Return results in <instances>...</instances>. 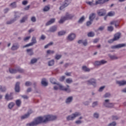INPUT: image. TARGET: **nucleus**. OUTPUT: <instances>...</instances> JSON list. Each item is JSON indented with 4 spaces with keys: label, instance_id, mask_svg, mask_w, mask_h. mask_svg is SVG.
<instances>
[{
    "label": "nucleus",
    "instance_id": "473e14b6",
    "mask_svg": "<svg viewBox=\"0 0 126 126\" xmlns=\"http://www.w3.org/2000/svg\"><path fill=\"white\" fill-rule=\"evenodd\" d=\"M37 62H38V59H37L36 58H33L31 60V64H34V63H36Z\"/></svg>",
    "mask_w": 126,
    "mask_h": 126
},
{
    "label": "nucleus",
    "instance_id": "5fc2aeb1",
    "mask_svg": "<svg viewBox=\"0 0 126 126\" xmlns=\"http://www.w3.org/2000/svg\"><path fill=\"white\" fill-rule=\"evenodd\" d=\"M104 98H109L111 97V94L107 93L104 94Z\"/></svg>",
    "mask_w": 126,
    "mask_h": 126
},
{
    "label": "nucleus",
    "instance_id": "69168bd1",
    "mask_svg": "<svg viewBox=\"0 0 126 126\" xmlns=\"http://www.w3.org/2000/svg\"><path fill=\"white\" fill-rule=\"evenodd\" d=\"M99 40H100V38H95L93 41V43H94V44H96V43H98V42H99Z\"/></svg>",
    "mask_w": 126,
    "mask_h": 126
},
{
    "label": "nucleus",
    "instance_id": "f03ea898",
    "mask_svg": "<svg viewBox=\"0 0 126 126\" xmlns=\"http://www.w3.org/2000/svg\"><path fill=\"white\" fill-rule=\"evenodd\" d=\"M73 17H74V15L70 14L67 12L64 16L61 17V20L59 21V23L62 24L66 20H70V19H72Z\"/></svg>",
    "mask_w": 126,
    "mask_h": 126
},
{
    "label": "nucleus",
    "instance_id": "c756f323",
    "mask_svg": "<svg viewBox=\"0 0 126 126\" xmlns=\"http://www.w3.org/2000/svg\"><path fill=\"white\" fill-rule=\"evenodd\" d=\"M108 57L111 59V60H118L119 59L117 56L115 55H112L111 54L108 55Z\"/></svg>",
    "mask_w": 126,
    "mask_h": 126
},
{
    "label": "nucleus",
    "instance_id": "37998d69",
    "mask_svg": "<svg viewBox=\"0 0 126 126\" xmlns=\"http://www.w3.org/2000/svg\"><path fill=\"white\" fill-rule=\"evenodd\" d=\"M87 3L88 4H89V5H91V6H94V5H96L95 3H94V0H93L92 1H89V2H87Z\"/></svg>",
    "mask_w": 126,
    "mask_h": 126
},
{
    "label": "nucleus",
    "instance_id": "c85d7f7f",
    "mask_svg": "<svg viewBox=\"0 0 126 126\" xmlns=\"http://www.w3.org/2000/svg\"><path fill=\"white\" fill-rule=\"evenodd\" d=\"M55 64V60L54 59L48 62L49 66H53Z\"/></svg>",
    "mask_w": 126,
    "mask_h": 126
},
{
    "label": "nucleus",
    "instance_id": "20e7f679",
    "mask_svg": "<svg viewBox=\"0 0 126 126\" xmlns=\"http://www.w3.org/2000/svg\"><path fill=\"white\" fill-rule=\"evenodd\" d=\"M9 71L10 73L14 74L17 73V72H20V73H23L24 72V69L20 68V67H17L15 68H9Z\"/></svg>",
    "mask_w": 126,
    "mask_h": 126
},
{
    "label": "nucleus",
    "instance_id": "72a5a7b5",
    "mask_svg": "<svg viewBox=\"0 0 126 126\" xmlns=\"http://www.w3.org/2000/svg\"><path fill=\"white\" fill-rule=\"evenodd\" d=\"M16 105L17 107H20V106H21V100L17 99L16 100Z\"/></svg>",
    "mask_w": 126,
    "mask_h": 126
},
{
    "label": "nucleus",
    "instance_id": "4c0bfd02",
    "mask_svg": "<svg viewBox=\"0 0 126 126\" xmlns=\"http://www.w3.org/2000/svg\"><path fill=\"white\" fill-rule=\"evenodd\" d=\"M95 33L93 32H90L88 33V37H94Z\"/></svg>",
    "mask_w": 126,
    "mask_h": 126
},
{
    "label": "nucleus",
    "instance_id": "09e8293b",
    "mask_svg": "<svg viewBox=\"0 0 126 126\" xmlns=\"http://www.w3.org/2000/svg\"><path fill=\"white\" fill-rule=\"evenodd\" d=\"M61 58H62V55H61L56 54L55 56V60H60V59H61Z\"/></svg>",
    "mask_w": 126,
    "mask_h": 126
},
{
    "label": "nucleus",
    "instance_id": "4be33fe9",
    "mask_svg": "<svg viewBox=\"0 0 126 126\" xmlns=\"http://www.w3.org/2000/svg\"><path fill=\"white\" fill-rule=\"evenodd\" d=\"M120 38H121V33L118 32L114 35V37L113 38H114L115 41H117Z\"/></svg>",
    "mask_w": 126,
    "mask_h": 126
},
{
    "label": "nucleus",
    "instance_id": "7ed1b4c3",
    "mask_svg": "<svg viewBox=\"0 0 126 126\" xmlns=\"http://www.w3.org/2000/svg\"><path fill=\"white\" fill-rule=\"evenodd\" d=\"M80 116H81V113L80 112H76L66 117V120L67 121H73L75 118H77V117H80Z\"/></svg>",
    "mask_w": 126,
    "mask_h": 126
},
{
    "label": "nucleus",
    "instance_id": "9d476101",
    "mask_svg": "<svg viewBox=\"0 0 126 126\" xmlns=\"http://www.w3.org/2000/svg\"><path fill=\"white\" fill-rule=\"evenodd\" d=\"M107 11L105 9H101L97 11V14L99 16H105Z\"/></svg>",
    "mask_w": 126,
    "mask_h": 126
},
{
    "label": "nucleus",
    "instance_id": "58836bf2",
    "mask_svg": "<svg viewBox=\"0 0 126 126\" xmlns=\"http://www.w3.org/2000/svg\"><path fill=\"white\" fill-rule=\"evenodd\" d=\"M85 20V17L83 16L78 21V23H82Z\"/></svg>",
    "mask_w": 126,
    "mask_h": 126
},
{
    "label": "nucleus",
    "instance_id": "8fccbe9b",
    "mask_svg": "<svg viewBox=\"0 0 126 126\" xmlns=\"http://www.w3.org/2000/svg\"><path fill=\"white\" fill-rule=\"evenodd\" d=\"M50 6H45L43 9V11H48L50 10Z\"/></svg>",
    "mask_w": 126,
    "mask_h": 126
},
{
    "label": "nucleus",
    "instance_id": "bb28decb",
    "mask_svg": "<svg viewBox=\"0 0 126 126\" xmlns=\"http://www.w3.org/2000/svg\"><path fill=\"white\" fill-rule=\"evenodd\" d=\"M28 17L27 16H25L23 17L20 20V23H24L26 20H27Z\"/></svg>",
    "mask_w": 126,
    "mask_h": 126
},
{
    "label": "nucleus",
    "instance_id": "603ef678",
    "mask_svg": "<svg viewBox=\"0 0 126 126\" xmlns=\"http://www.w3.org/2000/svg\"><path fill=\"white\" fill-rule=\"evenodd\" d=\"M94 118L95 119H99V114L97 112H95L94 114Z\"/></svg>",
    "mask_w": 126,
    "mask_h": 126
},
{
    "label": "nucleus",
    "instance_id": "2eb2a0df",
    "mask_svg": "<svg viewBox=\"0 0 126 126\" xmlns=\"http://www.w3.org/2000/svg\"><path fill=\"white\" fill-rule=\"evenodd\" d=\"M19 44L18 43H16L13 44V45L11 48L12 51H16V50H18L19 49Z\"/></svg>",
    "mask_w": 126,
    "mask_h": 126
},
{
    "label": "nucleus",
    "instance_id": "4d7b16f0",
    "mask_svg": "<svg viewBox=\"0 0 126 126\" xmlns=\"http://www.w3.org/2000/svg\"><path fill=\"white\" fill-rule=\"evenodd\" d=\"M105 29V27L101 26L97 30V31H103Z\"/></svg>",
    "mask_w": 126,
    "mask_h": 126
},
{
    "label": "nucleus",
    "instance_id": "49530a36",
    "mask_svg": "<svg viewBox=\"0 0 126 126\" xmlns=\"http://www.w3.org/2000/svg\"><path fill=\"white\" fill-rule=\"evenodd\" d=\"M66 83H68V84H70V83H72L73 82L72 79H71V78L66 79Z\"/></svg>",
    "mask_w": 126,
    "mask_h": 126
},
{
    "label": "nucleus",
    "instance_id": "79ce46f5",
    "mask_svg": "<svg viewBox=\"0 0 126 126\" xmlns=\"http://www.w3.org/2000/svg\"><path fill=\"white\" fill-rule=\"evenodd\" d=\"M14 13H15V15H14V19H16V20H17V18H19V17H20V16L18 14V12H15Z\"/></svg>",
    "mask_w": 126,
    "mask_h": 126
},
{
    "label": "nucleus",
    "instance_id": "a18cd8bd",
    "mask_svg": "<svg viewBox=\"0 0 126 126\" xmlns=\"http://www.w3.org/2000/svg\"><path fill=\"white\" fill-rule=\"evenodd\" d=\"M10 6L12 7V8H15V7H16V6H17L16 2H13L11 3L10 4Z\"/></svg>",
    "mask_w": 126,
    "mask_h": 126
},
{
    "label": "nucleus",
    "instance_id": "f257e3e1",
    "mask_svg": "<svg viewBox=\"0 0 126 126\" xmlns=\"http://www.w3.org/2000/svg\"><path fill=\"white\" fill-rule=\"evenodd\" d=\"M45 116L38 117L35 120V121L31 123L27 124V126H38V125H39V124H45L46 123V122H45Z\"/></svg>",
    "mask_w": 126,
    "mask_h": 126
},
{
    "label": "nucleus",
    "instance_id": "2f4dec72",
    "mask_svg": "<svg viewBox=\"0 0 126 126\" xmlns=\"http://www.w3.org/2000/svg\"><path fill=\"white\" fill-rule=\"evenodd\" d=\"M28 118H29V114L27 113L21 117V120H25V119H28Z\"/></svg>",
    "mask_w": 126,
    "mask_h": 126
},
{
    "label": "nucleus",
    "instance_id": "680f3d73",
    "mask_svg": "<svg viewBox=\"0 0 126 126\" xmlns=\"http://www.w3.org/2000/svg\"><path fill=\"white\" fill-rule=\"evenodd\" d=\"M83 45H84L85 46H87L88 45V42H87V39H85L84 41H83Z\"/></svg>",
    "mask_w": 126,
    "mask_h": 126
},
{
    "label": "nucleus",
    "instance_id": "de8ad7c7",
    "mask_svg": "<svg viewBox=\"0 0 126 126\" xmlns=\"http://www.w3.org/2000/svg\"><path fill=\"white\" fill-rule=\"evenodd\" d=\"M6 90V89L5 88V87H2L0 85V91L1 92H5V91Z\"/></svg>",
    "mask_w": 126,
    "mask_h": 126
},
{
    "label": "nucleus",
    "instance_id": "5701e85b",
    "mask_svg": "<svg viewBox=\"0 0 126 126\" xmlns=\"http://www.w3.org/2000/svg\"><path fill=\"white\" fill-rule=\"evenodd\" d=\"M26 51L28 55H29V56H33V55H34L33 49L32 48L27 49Z\"/></svg>",
    "mask_w": 126,
    "mask_h": 126
},
{
    "label": "nucleus",
    "instance_id": "6e6552de",
    "mask_svg": "<svg viewBox=\"0 0 126 126\" xmlns=\"http://www.w3.org/2000/svg\"><path fill=\"white\" fill-rule=\"evenodd\" d=\"M57 85H58V86H59L60 90H62L63 91H65V92H67L68 93H69V92H70V89L65 88L62 85L59 83L57 84Z\"/></svg>",
    "mask_w": 126,
    "mask_h": 126
},
{
    "label": "nucleus",
    "instance_id": "052dcab7",
    "mask_svg": "<svg viewBox=\"0 0 126 126\" xmlns=\"http://www.w3.org/2000/svg\"><path fill=\"white\" fill-rule=\"evenodd\" d=\"M92 22H93V21H91V20H90L87 22V26H90V25L92 24Z\"/></svg>",
    "mask_w": 126,
    "mask_h": 126
},
{
    "label": "nucleus",
    "instance_id": "0e129e2a",
    "mask_svg": "<svg viewBox=\"0 0 126 126\" xmlns=\"http://www.w3.org/2000/svg\"><path fill=\"white\" fill-rule=\"evenodd\" d=\"M75 124L76 125H80L82 124V121L81 120H77L75 121Z\"/></svg>",
    "mask_w": 126,
    "mask_h": 126
},
{
    "label": "nucleus",
    "instance_id": "9b49d317",
    "mask_svg": "<svg viewBox=\"0 0 126 126\" xmlns=\"http://www.w3.org/2000/svg\"><path fill=\"white\" fill-rule=\"evenodd\" d=\"M69 4V1L68 0H65L63 4L60 7L59 9L60 10H63V9L65 8Z\"/></svg>",
    "mask_w": 126,
    "mask_h": 126
},
{
    "label": "nucleus",
    "instance_id": "423d86ee",
    "mask_svg": "<svg viewBox=\"0 0 126 126\" xmlns=\"http://www.w3.org/2000/svg\"><path fill=\"white\" fill-rule=\"evenodd\" d=\"M45 120H44V122H46V123H48V122H51V121H55L57 119H58V117L57 116H54V115H46L45 116Z\"/></svg>",
    "mask_w": 126,
    "mask_h": 126
},
{
    "label": "nucleus",
    "instance_id": "f3484780",
    "mask_svg": "<svg viewBox=\"0 0 126 126\" xmlns=\"http://www.w3.org/2000/svg\"><path fill=\"white\" fill-rule=\"evenodd\" d=\"M5 99L7 101H9V100H12V99H13V96H12L11 94H6L5 95Z\"/></svg>",
    "mask_w": 126,
    "mask_h": 126
},
{
    "label": "nucleus",
    "instance_id": "393cba45",
    "mask_svg": "<svg viewBox=\"0 0 126 126\" xmlns=\"http://www.w3.org/2000/svg\"><path fill=\"white\" fill-rule=\"evenodd\" d=\"M95 17H96V15L95 13H93L90 15L89 20H91V21H93V20H94L95 19Z\"/></svg>",
    "mask_w": 126,
    "mask_h": 126
},
{
    "label": "nucleus",
    "instance_id": "774afa93",
    "mask_svg": "<svg viewBox=\"0 0 126 126\" xmlns=\"http://www.w3.org/2000/svg\"><path fill=\"white\" fill-rule=\"evenodd\" d=\"M31 21H32V22H36V17H32Z\"/></svg>",
    "mask_w": 126,
    "mask_h": 126
},
{
    "label": "nucleus",
    "instance_id": "6ab92c4d",
    "mask_svg": "<svg viewBox=\"0 0 126 126\" xmlns=\"http://www.w3.org/2000/svg\"><path fill=\"white\" fill-rule=\"evenodd\" d=\"M57 26H54L50 28L49 30L48 31V32H56V31H57Z\"/></svg>",
    "mask_w": 126,
    "mask_h": 126
},
{
    "label": "nucleus",
    "instance_id": "e2e57ef3",
    "mask_svg": "<svg viewBox=\"0 0 126 126\" xmlns=\"http://www.w3.org/2000/svg\"><path fill=\"white\" fill-rule=\"evenodd\" d=\"M115 41H116V40L113 38V39L108 40V43H109V44H112V43H113L114 42H115Z\"/></svg>",
    "mask_w": 126,
    "mask_h": 126
},
{
    "label": "nucleus",
    "instance_id": "f704fd0d",
    "mask_svg": "<svg viewBox=\"0 0 126 126\" xmlns=\"http://www.w3.org/2000/svg\"><path fill=\"white\" fill-rule=\"evenodd\" d=\"M115 14H116V13L115 12V11H110L108 13L107 15L108 16H114Z\"/></svg>",
    "mask_w": 126,
    "mask_h": 126
},
{
    "label": "nucleus",
    "instance_id": "a878e982",
    "mask_svg": "<svg viewBox=\"0 0 126 126\" xmlns=\"http://www.w3.org/2000/svg\"><path fill=\"white\" fill-rule=\"evenodd\" d=\"M15 21H16V19H13L12 20H10V21H8L6 22V24L7 25H9L10 24H12V23H14V22H15Z\"/></svg>",
    "mask_w": 126,
    "mask_h": 126
},
{
    "label": "nucleus",
    "instance_id": "4468645a",
    "mask_svg": "<svg viewBox=\"0 0 126 126\" xmlns=\"http://www.w3.org/2000/svg\"><path fill=\"white\" fill-rule=\"evenodd\" d=\"M88 85H93L94 87H96V80L94 79H91L87 81Z\"/></svg>",
    "mask_w": 126,
    "mask_h": 126
},
{
    "label": "nucleus",
    "instance_id": "a19ab883",
    "mask_svg": "<svg viewBox=\"0 0 126 126\" xmlns=\"http://www.w3.org/2000/svg\"><path fill=\"white\" fill-rule=\"evenodd\" d=\"M14 102H10V103H9L8 107L9 108V109H12V108H13V107L14 106Z\"/></svg>",
    "mask_w": 126,
    "mask_h": 126
},
{
    "label": "nucleus",
    "instance_id": "bf43d9fd",
    "mask_svg": "<svg viewBox=\"0 0 126 126\" xmlns=\"http://www.w3.org/2000/svg\"><path fill=\"white\" fill-rule=\"evenodd\" d=\"M107 30L108 31H110L111 32H112V31L114 30V28L112 26L108 27Z\"/></svg>",
    "mask_w": 126,
    "mask_h": 126
},
{
    "label": "nucleus",
    "instance_id": "ddd939ff",
    "mask_svg": "<svg viewBox=\"0 0 126 126\" xmlns=\"http://www.w3.org/2000/svg\"><path fill=\"white\" fill-rule=\"evenodd\" d=\"M125 47H126V43L119 44L116 45L111 46V49H120L121 48H124Z\"/></svg>",
    "mask_w": 126,
    "mask_h": 126
},
{
    "label": "nucleus",
    "instance_id": "7c9ffc66",
    "mask_svg": "<svg viewBox=\"0 0 126 126\" xmlns=\"http://www.w3.org/2000/svg\"><path fill=\"white\" fill-rule=\"evenodd\" d=\"M104 3L103 2V0H98L95 1V5H97V4H103Z\"/></svg>",
    "mask_w": 126,
    "mask_h": 126
},
{
    "label": "nucleus",
    "instance_id": "0eeeda50",
    "mask_svg": "<svg viewBox=\"0 0 126 126\" xmlns=\"http://www.w3.org/2000/svg\"><path fill=\"white\" fill-rule=\"evenodd\" d=\"M37 43V40H36V37L33 36L32 39V42L26 44V45H24L23 46V49L24 48H27V47H30V46H33V45H35V44Z\"/></svg>",
    "mask_w": 126,
    "mask_h": 126
},
{
    "label": "nucleus",
    "instance_id": "c03bdc74",
    "mask_svg": "<svg viewBox=\"0 0 126 126\" xmlns=\"http://www.w3.org/2000/svg\"><path fill=\"white\" fill-rule=\"evenodd\" d=\"M46 53L47 55H51V54H55V51L48 50L47 51Z\"/></svg>",
    "mask_w": 126,
    "mask_h": 126
},
{
    "label": "nucleus",
    "instance_id": "6e6d98bb",
    "mask_svg": "<svg viewBox=\"0 0 126 126\" xmlns=\"http://www.w3.org/2000/svg\"><path fill=\"white\" fill-rule=\"evenodd\" d=\"M31 85H32V83H31V82L27 81L25 83V86L27 87L31 86Z\"/></svg>",
    "mask_w": 126,
    "mask_h": 126
},
{
    "label": "nucleus",
    "instance_id": "f8f14e48",
    "mask_svg": "<svg viewBox=\"0 0 126 126\" xmlns=\"http://www.w3.org/2000/svg\"><path fill=\"white\" fill-rule=\"evenodd\" d=\"M15 92L17 93L20 92V82H17L15 85Z\"/></svg>",
    "mask_w": 126,
    "mask_h": 126
},
{
    "label": "nucleus",
    "instance_id": "1a4fd4ad",
    "mask_svg": "<svg viewBox=\"0 0 126 126\" xmlns=\"http://www.w3.org/2000/svg\"><path fill=\"white\" fill-rule=\"evenodd\" d=\"M105 63H107V61L104 60H102L100 61H95L94 63V65L95 66H99L100 65L105 64Z\"/></svg>",
    "mask_w": 126,
    "mask_h": 126
},
{
    "label": "nucleus",
    "instance_id": "a211bd4d",
    "mask_svg": "<svg viewBox=\"0 0 126 126\" xmlns=\"http://www.w3.org/2000/svg\"><path fill=\"white\" fill-rule=\"evenodd\" d=\"M72 100H73V97L69 96L66 99L65 102L66 104H67V105H69V104L71 103V102H72Z\"/></svg>",
    "mask_w": 126,
    "mask_h": 126
},
{
    "label": "nucleus",
    "instance_id": "412c9836",
    "mask_svg": "<svg viewBox=\"0 0 126 126\" xmlns=\"http://www.w3.org/2000/svg\"><path fill=\"white\" fill-rule=\"evenodd\" d=\"M55 21H56L55 18H52L50 19V21L47 22L46 24V26H49V25H51V24H53V23H55Z\"/></svg>",
    "mask_w": 126,
    "mask_h": 126
},
{
    "label": "nucleus",
    "instance_id": "ea45409f",
    "mask_svg": "<svg viewBox=\"0 0 126 126\" xmlns=\"http://www.w3.org/2000/svg\"><path fill=\"white\" fill-rule=\"evenodd\" d=\"M65 34V32L64 31H62L58 32V36H63Z\"/></svg>",
    "mask_w": 126,
    "mask_h": 126
},
{
    "label": "nucleus",
    "instance_id": "338daca9",
    "mask_svg": "<svg viewBox=\"0 0 126 126\" xmlns=\"http://www.w3.org/2000/svg\"><path fill=\"white\" fill-rule=\"evenodd\" d=\"M45 39H46V36L42 34L40 36V40H45Z\"/></svg>",
    "mask_w": 126,
    "mask_h": 126
},
{
    "label": "nucleus",
    "instance_id": "cd10ccee",
    "mask_svg": "<svg viewBox=\"0 0 126 126\" xmlns=\"http://www.w3.org/2000/svg\"><path fill=\"white\" fill-rule=\"evenodd\" d=\"M82 70L85 72H89V71H90V69L88 68L86 66H83L82 67Z\"/></svg>",
    "mask_w": 126,
    "mask_h": 126
},
{
    "label": "nucleus",
    "instance_id": "3c124183",
    "mask_svg": "<svg viewBox=\"0 0 126 126\" xmlns=\"http://www.w3.org/2000/svg\"><path fill=\"white\" fill-rule=\"evenodd\" d=\"M96 106H98V101H94L92 104V107L93 108H95Z\"/></svg>",
    "mask_w": 126,
    "mask_h": 126
},
{
    "label": "nucleus",
    "instance_id": "864d4df0",
    "mask_svg": "<svg viewBox=\"0 0 126 126\" xmlns=\"http://www.w3.org/2000/svg\"><path fill=\"white\" fill-rule=\"evenodd\" d=\"M69 65H72V63H66L64 64L63 66L65 68H66V67L69 66Z\"/></svg>",
    "mask_w": 126,
    "mask_h": 126
},
{
    "label": "nucleus",
    "instance_id": "aec40b11",
    "mask_svg": "<svg viewBox=\"0 0 126 126\" xmlns=\"http://www.w3.org/2000/svg\"><path fill=\"white\" fill-rule=\"evenodd\" d=\"M75 38V34L74 33H71L70 35L68 36V39L69 41H73Z\"/></svg>",
    "mask_w": 126,
    "mask_h": 126
},
{
    "label": "nucleus",
    "instance_id": "13d9d810",
    "mask_svg": "<svg viewBox=\"0 0 126 126\" xmlns=\"http://www.w3.org/2000/svg\"><path fill=\"white\" fill-rule=\"evenodd\" d=\"M117 126V123H116V122H115L110 123L107 125V126Z\"/></svg>",
    "mask_w": 126,
    "mask_h": 126
},
{
    "label": "nucleus",
    "instance_id": "39448f33",
    "mask_svg": "<svg viewBox=\"0 0 126 126\" xmlns=\"http://www.w3.org/2000/svg\"><path fill=\"white\" fill-rule=\"evenodd\" d=\"M103 105L105 108H114L115 104L114 103L110 102V99H105L103 103Z\"/></svg>",
    "mask_w": 126,
    "mask_h": 126
},
{
    "label": "nucleus",
    "instance_id": "e433bc0d",
    "mask_svg": "<svg viewBox=\"0 0 126 126\" xmlns=\"http://www.w3.org/2000/svg\"><path fill=\"white\" fill-rule=\"evenodd\" d=\"M50 82L52 83V84H56V85L58 84V83L56 82V79L54 78H50Z\"/></svg>",
    "mask_w": 126,
    "mask_h": 126
},
{
    "label": "nucleus",
    "instance_id": "dca6fc26",
    "mask_svg": "<svg viewBox=\"0 0 126 126\" xmlns=\"http://www.w3.org/2000/svg\"><path fill=\"white\" fill-rule=\"evenodd\" d=\"M116 84H118L119 86H125V85H126V81L125 80L117 81H116Z\"/></svg>",
    "mask_w": 126,
    "mask_h": 126
},
{
    "label": "nucleus",
    "instance_id": "b1692460",
    "mask_svg": "<svg viewBox=\"0 0 126 126\" xmlns=\"http://www.w3.org/2000/svg\"><path fill=\"white\" fill-rule=\"evenodd\" d=\"M41 84L43 86H48V82H47V80L46 79V78L42 79Z\"/></svg>",
    "mask_w": 126,
    "mask_h": 126
},
{
    "label": "nucleus",
    "instance_id": "c9c22d12",
    "mask_svg": "<svg viewBox=\"0 0 126 126\" xmlns=\"http://www.w3.org/2000/svg\"><path fill=\"white\" fill-rule=\"evenodd\" d=\"M111 25H116V24H120V22L118 20L113 21L110 22Z\"/></svg>",
    "mask_w": 126,
    "mask_h": 126
}]
</instances>
